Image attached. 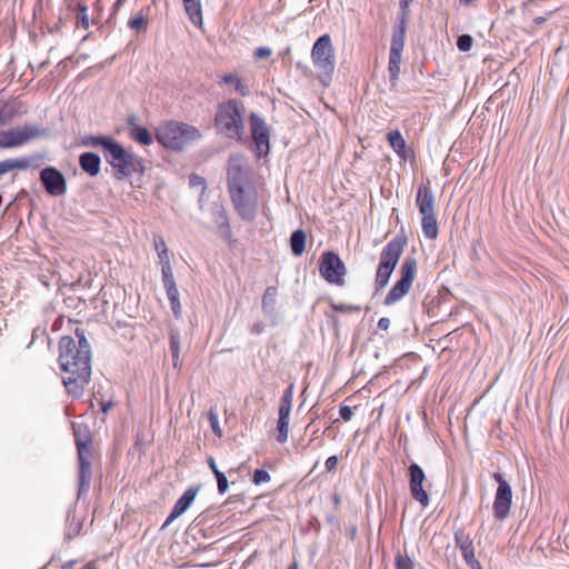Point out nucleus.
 Returning <instances> with one entry per match:
<instances>
[{"instance_id": "1", "label": "nucleus", "mask_w": 569, "mask_h": 569, "mask_svg": "<svg viewBox=\"0 0 569 569\" xmlns=\"http://www.w3.org/2000/svg\"><path fill=\"white\" fill-rule=\"evenodd\" d=\"M74 340L64 336L59 341V363L63 371V385L73 398H80L91 378V347L80 329H76Z\"/></svg>"}, {"instance_id": "2", "label": "nucleus", "mask_w": 569, "mask_h": 569, "mask_svg": "<svg viewBox=\"0 0 569 569\" xmlns=\"http://www.w3.org/2000/svg\"><path fill=\"white\" fill-rule=\"evenodd\" d=\"M244 111L243 103L234 99L220 103L214 117L217 130L230 139L241 140L244 133Z\"/></svg>"}, {"instance_id": "3", "label": "nucleus", "mask_w": 569, "mask_h": 569, "mask_svg": "<svg viewBox=\"0 0 569 569\" xmlns=\"http://www.w3.org/2000/svg\"><path fill=\"white\" fill-rule=\"evenodd\" d=\"M200 138L201 133L196 127L178 121H166L156 130L157 141L164 148L176 151Z\"/></svg>"}, {"instance_id": "4", "label": "nucleus", "mask_w": 569, "mask_h": 569, "mask_svg": "<svg viewBox=\"0 0 569 569\" xmlns=\"http://www.w3.org/2000/svg\"><path fill=\"white\" fill-rule=\"evenodd\" d=\"M79 461V495L87 492L91 481V431L84 423H72Z\"/></svg>"}, {"instance_id": "5", "label": "nucleus", "mask_w": 569, "mask_h": 569, "mask_svg": "<svg viewBox=\"0 0 569 569\" xmlns=\"http://www.w3.org/2000/svg\"><path fill=\"white\" fill-rule=\"evenodd\" d=\"M109 152L104 159L114 170V178L123 180L133 173H142L144 166L136 153L124 149L119 142L109 146Z\"/></svg>"}, {"instance_id": "6", "label": "nucleus", "mask_w": 569, "mask_h": 569, "mask_svg": "<svg viewBox=\"0 0 569 569\" xmlns=\"http://www.w3.org/2000/svg\"><path fill=\"white\" fill-rule=\"evenodd\" d=\"M406 243L405 238L396 237L382 249L375 279L376 291L383 289L388 284L389 279L403 252Z\"/></svg>"}, {"instance_id": "7", "label": "nucleus", "mask_w": 569, "mask_h": 569, "mask_svg": "<svg viewBox=\"0 0 569 569\" xmlns=\"http://www.w3.org/2000/svg\"><path fill=\"white\" fill-rule=\"evenodd\" d=\"M417 273V261L412 257H407L400 268V279L393 284L385 298L386 306H392L401 300L410 290Z\"/></svg>"}, {"instance_id": "8", "label": "nucleus", "mask_w": 569, "mask_h": 569, "mask_svg": "<svg viewBox=\"0 0 569 569\" xmlns=\"http://www.w3.org/2000/svg\"><path fill=\"white\" fill-rule=\"evenodd\" d=\"M311 59L317 69L323 74L331 76L335 71L336 57L329 34H322L315 42Z\"/></svg>"}, {"instance_id": "9", "label": "nucleus", "mask_w": 569, "mask_h": 569, "mask_svg": "<svg viewBox=\"0 0 569 569\" xmlns=\"http://www.w3.org/2000/svg\"><path fill=\"white\" fill-rule=\"evenodd\" d=\"M321 277L330 284L343 286L347 273L346 266L340 257L333 251H325L319 262Z\"/></svg>"}, {"instance_id": "10", "label": "nucleus", "mask_w": 569, "mask_h": 569, "mask_svg": "<svg viewBox=\"0 0 569 569\" xmlns=\"http://www.w3.org/2000/svg\"><path fill=\"white\" fill-rule=\"evenodd\" d=\"M492 478L498 483L492 505L493 517L497 521H503L510 515L512 505V490L508 481L500 472H495Z\"/></svg>"}, {"instance_id": "11", "label": "nucleus", "mask_w": 569, "mask_h": 569, "mask_svg": "<svg viewBox=\"0 0 569 569\" xmlns=\"http://www.w3.org/2000/svg\"><path fill=\"white\" fill-rule=\"evenodd\" d=\"M237 213L246 221L254 220L258 210V194L254 187L230 193Z\"/></svg>"}, {"instance_id": "12", "label": "nucleus", "mask_w": 569, "mask_h": 569, "mask_svg": "<svg viewBox=\"0 0 569 569\" xmlns=\"http://www.w3.org/2000/svg\"><path fill=\"white\" fill-rule=\"evenodd\" d=\"M406 27L398 26L392 33L388 71L390 80L396 82L400 74L401 53L405 47Z\"/></svg>"}, {"instance_id": "13", "label": "nucleus", "mask_w": 569, "mask_h": 569, "mask_svg": "<svg viewBox=\"0 0 569 569\" xmlns=\"http://www.w3.org/2000/svg\"><path fill=\"white\" fill-rule=\"evenodd\" d=\"M251 137L259 157L266 156L270 150V130L264 119L252 112L249 118Z\"/></svg>"}, {"instance_id": "14", "label": "nucleus", "mask_w": 569, "mask_h": 569, "mask_svg": "<svg viewBox=\"0 0 569 569\" xmlns=\"http://www.w3.org/2000/svg\"><path fill=\"white\" fill-rule=\"evenodd\" d=\"M41 130L34 126H24L21 128L0 131V148H14L27 141L41 136Z\"/></svg>"}, {"instance_id": "15", "label": "nucleus", "mask_w": 569, "mask_h": 569, "mask_svg": "<svg viewBox=\"0 0 569 569\" xmlns=\"http://www.w3.org/2000/svg\"><path fill=\"white\" fill-rule=\"evenodd\" d=\"M39 179L51 197H61L67 192V180L61 171L54 167H46L40 171Z\"/></svg>"}, {"instance_id": "16", "label": "nucleus", "mask_w": 569, "mask_h": 569, "mask_svg": "<svg viewBox=\"0 0 569 569\" xmlns=\"http://www.w3.org/2000/svg\"><path fill=\"white\" fill-rule=\"evenodd\" d=\"M251 187L254 186L250 180L249 169L237 159L231 161L228 168L229 193L241 192Z\"/></svg>"}, {"instance_id": "17", "label": "nucleus", "mask_w": 569, "mask_h": 569, "mask_svg": "<svg viewBox=\"0 0 569 569\" xmlns=\"http://www.w3.org/2000/svg\"><path fill=\"white\" fill-rule=\"evenodd\" d=\"M409 471V488L411 497L418 501L422 507L429 505V495L423 489L422 483L426 480V475L421 467L417 463H411L408 468Z\"/></svg>"}, {"instance_id": "18", "label": "nucleus", "mask_w": 569, "mask_h": 569, "mask_svg": "<svg viewBox=\"0 0 569 569\" xmlns=\"http://www.w3.org/2000/svg\"><path fill=\"white\" fill-rule=\"evenodd\" d=\"M198 491H199L198 487L188 488L183 492V495L178 499L176 505L173 506L172 511L169 515V517L167 518V520L164 521L163 526H168L173 520L179 518L182 513H184L188 510V508L190 507V505L193 502V500L196 499Z\"/></svg>"}, {"instance_id": "19", "label": "nucleus", "mask_w": 569, "mask_h": 569, "mask_svg": "<svg viewBox=\"0 0 569 569\" xmlns=\"http://www.w3.org/2000/svg\"><path fill=\"white\" fill-rule=\"evenodd\" d=\"M455 540L466 563L469 567H478V560L475 557L473 542L469 535H466L463 531H457L455 533Z\"/></svg>"}, {"instance_id": "20", "label": "nucleus", "mask_w": 569, "mask_h": 569, "mask_svg": "<svg viewBox=\"0 0 569 569\" xmlns=\"http://www.w3.org/2000/svg\"><path fill=\"white\" fill-rule=\"evenodd\" d=\"M416 203L421 214L435 213V196L429 182L418 188Z\"/></svg>"}, {"instance_id": "21", "label": "nucleus", "mask_w": 569, "mask_h": 569, "mask_svg": "<svg viewBox=\"0 0 569 569\" xmlns=\"http://www.w3.org/2000/svg\"><path fill=\"white\" fill-rule=\"evenodd\" d=\"M80 168L91 177L100 172L101 160L94 152H84L79 157Z\"/></svg>"}, {"instance_id": "22", "label": "nucleus", "mask_w": 569, "mask_h": 569, "mask_svg": "<svg viewBox=\"0 0 569 569\" xmlns=\"http://www.w3.org/2000/svg\"><path fill=\"white\" fill-rule=\"evenodd\" d=\"M32 163V159L28 157L10 158L0 161V177L12 170H26Z\"/></svg>"}, {"instance_id": "23", "label": "nucleus", "mask_w": 569, "mask_h": 569, "mask_svg": "<svg viewBox=\"0 0 569 569\" xmlns=\"http://www.w3.org/2000/svg\"><path fill=\"white\" fill-rule=\"evenodd\" d=\"M133 120V118L129 120L130 138L142 146H150L153 141L151 133L147 128L134 123Z\"/></svg>"}, {"instance_id": "24", "label": "nucleus", "mask_w": 569, "mask_h": 569, "mask_svg": "<svg viewBox=\"0 0 569 569\" xmlns=\"http://www.w3.org/2000/svg\"><path fill=\"white\" fill-rule=\"evenodd\" d=\"M184 10L190 21L197 26H202V7L200 0H183Z\"/></svg>"}, {"instance_id": "25", "label": "nucleus", "mask_w": 569, "mask_h": 569, "mask_svg": "<svg viewBox=\"0 0 569 569\" xmlns=\"http://www.w3.org/2000/svg\"><path fill=\"white\" fill-rule=\"evenodd\" d=\"M421 227L426 238L436 239L439 233L438 221L435 213L421 214Z\"/></svg>"}, {"instance_id": "26", "label": "nucleus", "mask_w": 569, "mask_h": 569, "mask_svg": "<svg viewBox=\"0 0 569 569\" xmlns=\"http://www.w3.org/2000/svg\"><path fill=\"white\" fill-rule=\"evenodd\" d=\"M116 141L108 136H87L82 139L81 143L86 147H101L103 156L109 152V146Z\"/></svg>"}, {"instance_id": "27", "label": "nucleus", "mask_w": 569, "mask_h": 569, "mask_svg": "<svg viewBox=\"0 0 569 569\" xmlns=\"http://www.w3.org/2000/svg\"><path fill=\"white\" fill-rule=\"evenodd\" d=\"M289 420H290V412L279 410V418L277 423V441L280 443H284L288 440V433H289Z\"/></svg>"}, {"instance_id": "28", "label": "nucleus", "mask_w": 569, "mask_h": 569, "mask_svg": "<svg viewBox=\"0 0 569 569\" xmlns=\"http://www.w3.org/2000/svg\"><path fill=\"white\" fill-rule=\"evenodd\" d=\"M306 232L301 229L295 230L290 237V248L295 256L299 257L306 249Z\"/></svg>"}, {"instance_id": "29", "label": "nucleus", "mask_w": 569, "mask_h": 569, "mask_svg": "<svg viewBox=\"0 0 569 569\" xmlns=\"http://www.w3.org/2000/svg\"><path fill=\"white\" fill-rule=\"evenodd\" d=\"M164 289H166L168 299L170 301L171 310H172L174 317L180 318L182 309H181V305H180V300H179V290H178L177 284H171V286L164 287Z\"/></svg>"}, {"instance_id": "30", "label": "nucleus", "mask_w": 569, "mask_h": 569, "mask_svg": "<svg viewBox=\"0 0 569 569\" xmlns=\"http://www.w3.org/2000/svg\"><path fill=\"white\" fill-rule=\"evenodd\" d=\"M180 335L178 331H171L170 332V352L172 356V365L174 368L180 367Z\"/></svg>"}, {"instance_id": "31", "label": "nucleus", "mask_w": 569, "mask_h": 569, "mask_svg": "<svg viewBox=\"0 0 569 569\" xmlns=\"http://www.w3.org/2000/svg\"><path fill=\"white\" fill-rule=\"evenodd\" d=\"M278 290L276 287L270 286L266 289L264 295L262 297V309L267 313H271L274 309L276 298Z\"/></svg>"}, {"instance_id": "32", "label": "nucleus", "mask_w": 569, "mask_h": 569, "mask_svg": "<svg viewBox=\"0 0 569 569\" xmlns=\"http://www.w3.org/2000/svg\"><path fill=\"white\" fill-rule=\"evenodd\" d=\"M222 81L228 84H233L234 90L243 97H246L250 93L248 86L243 84L241 79L237 74H232V73L226 74L222 77Z\"/></svg>"}, {"instance_id": "33", "label": "nucleus", "mask_w": 569, "mask_h": 569, "mask_svg": "<svg viewBox=\"0 0 569 569\" xmlns=\"http://www.w3.org/2000/svg\"><path fill=\"white\" fill-rule=\"evenodd\" d=\"M387 139L396 153L402 152L403 148L407 146L406 140L399 130L390 131L387 134Z\"/></svg>"}, {"instance_id": "34", "label": "nucleus", "mask_w": 569, "mask_h": 569, "mask_svg": "<svg viewBox=\"0 0 569 569\" xmlns=\"http://www.w3.org/2000/svg\"><path fill=\"white\" fill-rule=\"evenodd\" d=\"M149 20L146 14L140 12L128 21V27L136 31H144L148 28Z\"/></svg>"}, {"instance_id": "35", "label": "nucleus", "mask_w": 569, "mask_h": 569, "mask_svg": "<svg viewBox=\"0 0 569 569\" xmlns=\"http://www.w3.org/2000/svg\"><path fill=\"white\" fill-rule=\"evenodd\" d=\"M292 399H293V386H289V388L283 392L279 410L289 411L291 412V406H292Z\"/></svg>"}, {"instance_id": "36", "label": "nucleus", "mask_w": 569, "mask_h": 569, "mask_svg": "<svg viewBox=\"0 0 569 569\" xmlns=\"http://www.w3.org/2000/svg\"><path fill=\"white\" fill-rule=\"evenodd\" d=\"M208 420L210 422V427H211L212 432L217 437H222V430H221L220 425H219L218 413H217V411L213 408H211L209 410V412H208Z\"/></svg>"}, {"instance_id": "37", "label": "nucleus", "mask_w": 569, "mask_h": 569, "mask_svg": "<svg viewBox=\"0 0 569 569\" xmlns=\"http://www.w3.org/2000/svg\"><path fill=\"white\" fill-rule=\"evenodd\" d=\"M396 569H415L413 561L407 556L398 553L395 559Z\"/></svg>"}, {"instance_id": "38", "label": "nucleus", "mask_w": 569, "mask_h": 569, "mask_svg": "<svg viewBox=\"0 0 569 569\" xmlns=\"http://www.w3.org/2000/svg\"><path fill=\"white\" fill-rule=\"evenodd\" d=\"M216 223L219 228H229L228 217L224 209L221 206L214 208Z\"/></svg>"}, {"instance_id": "39", "label": "nucleus", "mask_w": 569, "mask_h": 569, "mask_svg": "<svg viewBox=\"0 0 569 569\" xmlns=\"http://www.w3.org/2000/svg\"><path fill=\"white\" fill-rule=\"evenodd\" d=\"M473 39L469 34H461L457 39V47L460 51L467 52L471 49Z\"/></svg>"}, {"instance_id": "40", "label": "nucleus", "mask_w": 569, "mask_h": 569, "mask_svg": "<svg viewBox=\"0 0 569 569\" xmlns=\"http://www.w3.org/2000/svg\"><path fill=\"white\" fill-rule=\"evenodd\" d=\"M78 21L81 23L83 29H88L90 27L88 8L86 4L78 3Z\"/></svg>"}, {"instance_id": "41", "label": "nucleus", "mask_w": 569, "mask_h": 569, "mask_svg": "<svg viewBox=\"0 0 569 569\" xmlns=\"http://www.w3.org/2000/svg\"><path fill=\"white\" fill-rule=\"evenodd\" d=\"M413 0H399L400 10H401L399 26H403V27L407 28V19H408V14H409V6H410V3Z\"/></svg>"}, {"instance_id": "42", "label": "nucleus", "mask_w": 569, "mask_h": 569, "mask_svg": "<svg viewBox=\"0 0 569 569\" xmlns=\"http://www.w3.org/2000/svg\"><path fill=\"white\" fill-rule=\"evenodd\" d=\"M163 287L177 284L173 277L172 267H166L161 269Z\"/></svg>"}, {"instance_id": "43", "label": "nucleus", "mask_w": 569, "mask_h": 569, "mask_svg": "<svg viewBox=\"0 0 569 569\" xmlns=\"http://www.w3.org/2000/svg\"><path fill=\"white\" fill-rule=\"evenodd\" d=\"M270 481V475L267 470L264 469H257L254 472H253V477H252V482L254 485H260L262 482H268Z\"/></svg>"}, {"instance_id": "44", "label": "nucleus", "mask_w": 569, "mask_h": 569, "mask_svg": "<svg viewBox=\"0 0 569 569\" xmlns=\"http://www.w3.org/2000/svg\"><path fill=\"white\" fill-rule=\"evenodd\" d=\"M217 482H218V491L220 495H223L228 491L229 483L226 475L223 472H217L214 475Z\"/></svg>"}, {"instance_id": "45", "label": "nucleus", "mask_w": 569, "mask_h": 569, "mask_svg": "<svg viewBox=\"0 0 569 569\" xmlns=\"http://www.w3.org/2000/svg\"><path fill=\"white\" fill-rule=\"evenodd\" d=\"M331 307L338 312H359L361 310L359 306L346 303H332Z\"/></svg>"}, {"instance_id": "46", "label": "nucleus", "mask_w": 569, "mask_h": 569, "mask_svg": "<svg viewBox=\"0 0 569 569\" xmlns=\"http://www.w3.org/2000/svg\"><path fill=\"white\" fill-rule=\"evenodd\" d=\"M153 247H154V250L157 251V253L168 251L166 240L160 234L153 236Z\"/></svg>"}, {"instance_id": "47", "label": "nucleus", "mask_w": 569, "mask_h": 569, "mask_svg": "<svg viewBox=\"0 0 569 569\" xmlns=\"http://www.w3.org/2000/svg\"><path fill=\"white\" fill-rule=\"evenodd\" d=\"M340 418L343 421H349L352 418V409L349 406H341L339 409Z\"/></svg>"}, {"instance_id": "48", "label": "nucleus", "mask_w": 569, "mask_h": 569, "mask_svg": "<svg viewBox=\"0 0 569 569\" xmlns=\"http://www.w3.org/2000/svg\"><path fill=\"white\" fill-rule=\"evenodd\" d=\"M158 258L159 263L161 264V269L166 267H171L169 250L158 253Z\"/></svg>"}, {"instance_id": "49", "label": "nucleus", "mask_w": 569, "mask_h": 569, "mask_svg": "<svg viewBox=\"0 0 569 569\" xmlns=\"http://www.w3.org/2000/svg\"><path fill=\"white\" fill-rule=\"evenodd\" d=\"M270 56H271V49H269L267 47H259L254 52V57L258 59L268 58Z\"/></svg>"}, {"instance_id": "50", "label": "nucleus", "mask_w": 569, "mask_h": 569, "mask_svg": "<svg viewBox=\"0 0 569 569\" xmlns=\"http://www.w3.org/2000/svg\"><path fill=\"white\" fill-rule=\"evenodd\" d=\"M325 466H326V469L328 471H332L337 468L338 466V458L336 456H331L329 457L326 462H325Z\"/></svg>"}, {"instance_id": "51", "label": "nucleus", "mask_w": 569, "mask_h": 569, "mask_svg": "<svg viewBox=\"0 0 569 569\" xmlns=\"http://www.w3.org/2000/svg\"><path fill=\"white\" fill-rule=\"evenodd\" d=\"M189 182L193 187L201 186V184L204 183V179L202 177L197 176V174H191L190 178H189Z\"/></svg>"}, {"instance_id": "52", "label": "nucleus", "mask_w": 569, "mask_h": 569, "mask_svg": "<svg viewBox=\"0 0 569 569\" xmlns=\"http://www.w3.org/2000/svg\"><path fill=\"white\" fill-rule=\"evenodd\" d=\"M412 150L411 149H408L407 146L403 148V151L400 152V153H397L398 157L401 159V160H408L409 158L412 157Z\"/></svg>"}, {"instance_id": "53", "label": "nucleus", "mask_w": 569, "mask_h": 569, "mask_svg": "<svg viewBox=\"0 0 569 569\" xmlns=\"http://www.w3.org/2000/svg\"><path fill=\"white\" fill-rule=\"evenodd\" d=\"M390 327V320L388 318H380L378 321V328L380 330H388Z\"/></svg>"}, {"instance_id": "54", "label": "nucleus", "mask_w": 569, "mask_h": 569, "mask_svg": "<svg viewBox=\"0 0 569 569\" xmlns=\"http://www.w3.org/2000/svg\"><path fill=\"white\" fill-rule=\"evenodd\" d=\"M208 465H209L210 469L212 470L213 475H217V472H221V471L218 469V467H217V465H216V461H214V459H213L212 457H209V458H208Z\"/></svg>"}, {"instance_id": "55", "label": "nucleus", "mask_w": 569, "mask_h": 569, "mask_svg": "<svg viewBox=\"0 0 569 569\" xmlns=\"http://www.w3.org/2000/svg\"><path fill=\"white\" fill-rule=\"evenodd\" d=\"M263 331V325L262 323H254L251 328V332L254 335H259Z\"/></svg>"}, {"instance_id": "56", "label": "nucleus", "mask_w": 569, "mask_h": 569, "mask_svg": "<svg viewBox=\"0 0 569 569\" xmlns=\"http://www.w3.org/2000/svg\"><path fill=\"white\" fill-rule=\"evenodd\" d=\"M112 406L113 405L111 401L101 402V411L106 415L112 408Z\"/></svg>"}, {"instance_id": "57", "label": "nucleus", "mask_w": 569, "mask_h": 569, "mask_svg": "<svg viewBox=\"0 0 569 569\" xmlns=\"http://www.w3.org/2000/svg\"><path fill=\"white\" fill-rule=\"evenodd\" d=\"M126 2V0H117V2L113 4V9H112V16L116 14L119 9L121 8V6Z\"/></svg>"}, {"instance_id": "58", "label": "nucleus", "mask_w": 569, "mask_h": 569, "mask_svg": "<svg viewBox=\"0 0 569 569\" xmlns=\"http://www.w3.org/2000/svg\"><path fill=\"white\" fill-rule=\"evenodd\" d=\"M3 110H4V107L2 104H0V127L6 124V122H7V118L3 113Z\"/></svg>"}, {"instance_id": "59", "label": "nucleus", "mask_w": 569, "mask_h": 569, "mask_svg": "<svg viewBox=\"0 0 569 569\" xmlns=\"http://www.w3.org/2000/svg\"><path fill=\"white\" fill-rule=\"evenodd\" d=\"M546 20H547V19H546L545 17H537V18H535V20H533V21H535V23H536V24H538V26H539V24L545 23V22H546Z\"/></svg>"}, {"instance_id": "60", "label": "nucleus", "mask_w": 569, "mask_h": 569, "mask_svg": "<svg viewBox=\"0 0 569 569\" xmlns=\"http://www.w3.org/2000/svg\"><path fill=\"white\" fill-rule=\"evenodd\" d=\"M475 0H460V2L465 6H469Z\"/></svg>"}, {"instance_id": "61", "label": "nucleus", "mask_w": 569, "mask_h": 569, "mask_svg": "<svg viewBox=\"0 0 569 569\" xmlns=\"http://www.w3.org/2000/svg\"><path fill=\"white\" fill-rule=\"evenodd\" d=\"M288 569H299V568H298V563H297V561H293V562L288 567Z\"/></svg>"}, {"instance_id": "62", "label": "nucleus", "mask_w": 569, "mask_h": 569, "mask_svg": "<svg viewBox=\"0 0 569 569\" xmlns=\"http://www.w3.org/2000/svg\"><path fill=\"white\" fill-rule=\"evenodd\" d=\"M470 569H482L480 562L478 561V567H469Z\"/></svg>"}, {"instance_id": "63", "label": "nucleus", "mask_w": 569, "mask_h": 569, "mask_svg": "<svg viewBox=\"0 0 569 569\" xmlns=\"http://www.w3.org/2000/svg\"><path fill=\"white\" fill-rule=\"evenodd\" d=\"M89 569H97V568H89Z\"/></svg>"}]
</instances>
